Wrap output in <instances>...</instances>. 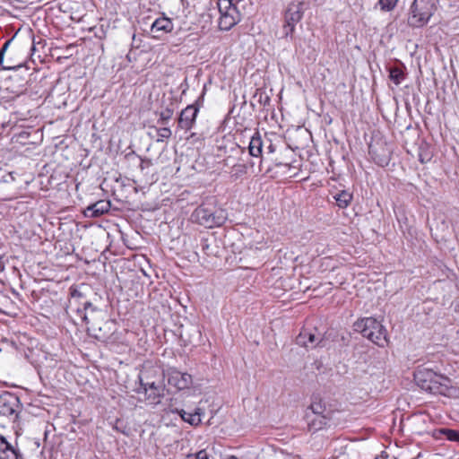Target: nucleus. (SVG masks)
<instances>
[{"label":"nucleus","instance_id":"nucleus-29","mask_svg":"<svg viewBox=\"0 0 459 459\" xmlns=\"http://www.w3.org/2000/svg\"><path fill=\"white\" fill-rule=\"evenodd\" d=\"M230 158H228V159H226V160H224V162H225V165H226V166H229V165H230Z\"/></svg>","mask_w":459,"mask_h":459},{"label":"nucleus","instance_id":"nucleus-19","mask_svg":"<svg viewBox=\"0 0 459 459\" xmlns=\"http://www.w3.org/2000/svg\"><path fill=\"white\" fill-rule=\"evenodd\" d=\"M337 205L340 208H346L352 200V195L348 191H342L334 196Z\"/></svg>","mask_w":459,"mask_h":459},{"label":"nucleus","instance_id":"nucleus-9","mask_svg":"<svg viewBox=\"0 0 459 459\" xmlns=\"http://www.w3.org/2000/svg\"><path fill=\"white\" fill-rule=\"evenodd\" d=\"M167 377L169 385L178 391L189 389L193 385L192 375L179 371L175 368L168 370Z\"/></svg>","mask_w":459,"mask_h":459},{"label":"nucleus","instance_id":"nucleus-28","mask_svg":"<svg viewBox=\"0 0 459 459\" xmlns=\"http://www.w3.org/2000/svg\"><path fill=\"white\" fill-rule=\"evenodd\" d=\"M10 443L4 437L0 436V455L7 449Z\"/></svg>","mask_w":459,"mask_h":459},{"label":"nucleus","instance_id":"nucleus-23","mask_svg":"<svg viewBox=\"0 0 459 459\" xmlns=\"http://www.w3.org/2000/svg\"><path fill=\"white\" fill-rule=\"evenodd\" d=\"M1 459H18L17 450L10 444L7 449L0 455Z\"/></svg>","mask_w":459,"mask_h":459},{"label":"nucleus","instance_id":"nucleus-11","mask_svg":"<svg viewBox=\"0 0 459 459\" xmlns=\"http://www.w3.org/2000/svg\"><path fill=\"white\" fill-rule=\"evenodd\" d=\"M324 338L316 329H304L296 338L297 344L306 348H315L318 345L324 346Z\"/></svg>","mask_w":459,"mask_h":459},{"label":"nucleus","instance_id":"nucleus-14","mask_svg":"<svg viewBox=\"0 0 459 459\" xmlns=\"http://www.w3.org/2000/svg\"><path fill=\"white\" fill-rule=\"evenodd\" d=\"M172 412L178 414L185 422L195 427L201 424L202 417L204 415V410L199 407L194 410L190 408H187V410L177 408L173 410Z\"/></svg>","mask_w":459,"mask_h":459},{"label":"nucleus","instance_id":"nucleus-5","mask_svg":"<svg viewBox=\"0 0 459 459\" xmlns=\"http://www.w3.org/2000/svg\"><path fill=\"white\" fill-rule=\"evenodd\" d=\"M21 411L19 398L12 393L0 394V424L14 421Z\"/></svg>","mask_w":459,"mask_h":459},{"label":"nucleus","instance_id":"nucleus-3","mask_svg":"<svg viewBox=\"0 0 459 459\" xmlns=\"http://www.w3.org/2000/svg\"><path fill=\"white\" fill-rule=\"evenodd\" d=\"M437 0H413L408 13V24L412 28H422L437 11Z\"/></svg>","mask_w":459,"mask_h":459},{"label":"nucleus","instance_id":"nucleus-26","mask_svg":"<svg viewBox=\"0 0 459 459\" xmlns=\"http://www.w3.org/2000/svg\"><path fill=\"white\" fill-rule=\"evenodd\" d=\"M327 424V420L325 416H322V415H319L317 414L314 420H312V427L315 429H321L323 426H325Z\"/></svg>","mask_w":459,"mask_h":459},{"label":"nucleus","instance_id":"nucleus-4","mask_svg":"<svg viewBox=\"0 0 459 459\" xmlns=\"http://www.w3.org/2000/svg\"><path fill=\"white\" fill-rule=\"evenodd\" d=\"M354 330L378 346L383 347L387 343L385 328L373 317H367L357 321L354 324Z\"/></svg>","mask_w":459,"mask_h":459},{"label":"nucleus","instance_id":"nucleus-2","mask_svg":"<svg viewBox=\"0 0 459 459\" xmlns=\"http://www.w3.org/2000/svg\"><path fill=\"white\" fill-rule=\"evenodd\" d=\"M413 376L415 382L422 390L434 394H449L451 381L448 377L425 367H419Z\"/></svg>","mask_w":459,"mask_h":459},{"label":"nucleus","instance_id":"nucleus-15","mask_svg":"<svg viewBox=\"0 0 459 459\" xmlns=\"http://www.w3.org/2000/svg\"><path fill=\"white\" fill-rule=\"evenodd\" d=\"M173 22L167 17H160L154 21L151 27V33L153 38L160 39L164 34L173 30Z\"/></svg>","mask_w":459,"mask_h":459},{"label":"nucleus","instance_id":"nucleus-22","mask_svg":"<svg viewBox=\"0 0 459 459\" xmlns=\"http://www.w3.org/2000/svg\"><path fill=\"white\" fill-rule=\"evenodd\" d=\"M155 130L157 133V142H163L165 139L170 138L172 134L171 130L167 126L155 128Z\"/></svg>","mask_w":459,"mask_h":459},{"label":"nucleus","instance_id":"nucleus-24","mask_svg":"<svg viewBox=\"0 0 459 459\" xmlns=\"http://www.w3.org/2000/svg\"><path fill=\"white\" fill-rule=\"evenodd\" d=\"M397 1L398 0H379L378 4L380 5L381 10L389 12L395 7Z\"/></svg>","mask_w":459,"mask_h":459},{"label":"nucleus","instance_id":"nucleus-10","mask_svg":"<svg viewBox=\"0 0 459 459\" xmlns=\"http://www.w3.org/2000/svg\"><path fill=\"white\" fill-rule=\"evenodd\" d=\"M13 42V39L6 40L0 49V66L1 70L14 71L22 67L23 61L16 60L14 52H8L9 47Z\"/></svg>","mask_w":459,"mask_h":459},{"label":"nucleus","instance_id":"nucleus-18","mask_svg":"<svg viewBox=\"0 0 459 459\" xmlns=\"http://www.w3.org/2000/svg\"><path fill=\"white\" fill-rule=\"evenodd\" d=\"M443 435L449 441L459 443V430L451 429H439L435 430L433 433V437L436 438H439L440 436Z\"/></svg>","mask_w":459,"mask_h":459},{"label":"nucleus","instance_id":"nucleus-21","mask_svg":"<svg viewBox=\"0 0 459 459\" xmlns=\"http://www.w3.org/2000/svg\"><path fill=\"white\" fill-rule=\"evenodd\" d=\"M389 77L396 85H399L404 78L403 71L397 67L390 69Z\"/></svg>","mask_w":459,"mask_h":459},{"label":"nucleus","instance_id":"nucleus-6","mask_svg":"<svg viewBox=\"0 0 459 459\" xmlns=\"http://www.w3.org/2000/svg\"><path fill=\"white\" fill-rule=\"evenodd\" d=\"M195 221L207 228L222 225L226 219V212L224 210H217L212 212L211 209L201 205L197 207L192 214Z\"/></svg>","mask_w":459,"mask_h":459},{"label":"nucleus","instance_id":"nucleus-20","mask_svg":"<svg viewBox=\"0 0 459 459\" xmlns=\"http://www.w3.org/2000/svg\"><path fill=\"white\" fill-rule=\"evenodd\" d=\"M247 172V165L242 162L235 163L231 167L230 177L233 179H238V178L246 175Z\"/></svg>","mask_w":459,"mask_h":459},{"label":"nucleus","instance_id":"nucleus-8","mask_svg":"<svg viewBox=\"0 0 459 459\" xmlns=\"http://www.w3.org/2000/svg\"><path fill=\"white\" fill-rule=\"evenodd\" d=\"M304 14V3L302 1H292L289 4L285 14L283 33L286 37L291 35L295 30V26L299 23Z\"/></svg>","mask_w":459,"mask_h":459},{"label":"nucleus","instance_id":"nucleus-7","mask_svg":"<svg viewBox=\"0 0 459 459\" xmlns=\"http://www.w3.org/2000/svg\"><path fill=\"white\" fill-rule=\"evenodd\" d=\"M220 12L219 27L221 30H229L240 21V13L231 0H218Z\"/></svg>","mask_w":459,"mask_h":459},{"label":"nucleus","instance_id":"nucleus-12","mask_svg":"<svg viewBox=\"0 0 459 459\" xmlns=\"http://www.w3.org/2000/svg\"><path fill=\"white\" fill-rule=\"evenodd\" d=\"M78 313L86 322V324L90 325L89 328H91L92 331H97V329L99 330L100 333H95L97 339L104 340L107 338L108 335L106 333H101L102 328L98 326L97 324L93 321V316L95 314L100 313V311L97 310L91 302H85L83 311L78 310Z\"/></svg>","mask_w":459,"mask_h":459},{"label":"nucleus","instance_id":"nucleus-27","mask_svg":"<svg viewBox=\"0 0 459 459\" xmlns=\"http://www.w3.org/2000/svg\"><path fill=\"white\" fill-rule=\"evenodd\" d=\"M186 459H209V456L205 450H201L195 455H188Z\"/></svg>","mask_w":459,"mask_h":459},{"label":"nucleus","instance_id":"nucleus-25","mask_svg":"<svg viewBox=\"0 0 459 459\" xmlns=\"http://www.w3.org/2000/svg\"><path fill=\"white\" fill-rule=\"evenodd\" d=\"M173 111L169 108H167L160 112V118L158 123L161 126H166L168 121L172 117Z\"/></svg>","mask_w":459,"mask_h":459},{"label":"nucleus","instance_id":"nucleus-13","mask_svg":"<svg viewBox=\"0 0 459 459\" xmlns=\"http://www.w3.org/2000/svg\"><path fill=\"white\" fill-rule=\"evenodd\" d=\"M198 112L199 108L195 104L185 108L178 117V127L186 131L190 130L195 122Z\"/></svg>","mask_w":459,"mask_h":459},{"label":"nucleus","instance_id":"nucleus-30","mask_svg":"<svg viewBox=\"0 0 459 459\" xmlns=\"http://www.w3.org/2000/svg\"><path fill=\"white\" fill-rule=\"evenodd\" d=\"M226 459H239V458H238V457H237V456H235V455H230V456H228Z\"/></svg>","mask_w":459,"mask_h":459},{"label":"nucleus","instance_id":"nucleus-16","mask_svg":"<svg viewBox=\"0 0 459 459\" xmlns=\"http://www.w3.org/2000/svg\"><path fill=\"white\" fill-rule=\"evenodd\" d=\"M109 209L110 203L108 201L100 200L91 205H89L84 210V216L88 218H97L108 212Z\"/></svg>","mask_w":459,"mask_h":459},{"label":"nucleus","instance_id":"nucleus-1","mask_svg":"<svg viewBox=\"0 0 459 459\" xmlns=\"http://www.w3.org/2000/svg\"><path fill=\"white\" fill-rule=\"evenodd\" d=\"M164 372L158 367H144L139 374L141 390L143 393L145 401L150 404H158L164 395Z\"/></svg>","mask_w":459,"mask_h":459},{"label":"nucleus","instance_id":"nucleus-17","mask_svg":"<svg viewBox=\"0 0 459 459\" xmlns=\"http://www.w3.org/2000/svg\"><path fill=\"white\" fill-rule=\"evenodd\" d=\"M263 140L259 133H255L250 139L248 150L253 157H259L262 154Z\"/></svg>","mask_w":459,"mask_h":459}]
</instances>
